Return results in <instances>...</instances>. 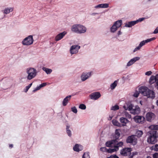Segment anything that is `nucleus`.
Returning a JSON list of instances; mask_svg holds the SVG:
<instances>
[{
  "label": "nucleus",
  "mask_w": 158,
  "mask_h": 158,
  "mask_svg": "<svg viewBox=\"0 0 158 158\" xmlns=\"http://www.w3.org/2000/svg\"><path fill=\"white\" fill-rule=\"evenodd\" d=\"M140 108L139 106H134L132 110L131 113L134 114H139L140 113Z\"/></svg>",
  "instance_id": "obj_18"
},
{
  "label": "nucleus",
  "mask_w": 158,
  "mask_h": 158,
  "mask_svg": "<svg viewBox=\"0 0 158 158\" xmlns=\"http://www.w3.org/2000/svg\"><path fill=\"white\" fill-rule=\"evenodd\" d=\"M155 116V115L154 114L150 112H148L146 114V118L147 121H151L152 119L154 118Z\"/></svg>",
  "instance_id": "obj_13"
},
{
  "label": "nucleus",
  "mask_w": 158,
  "mask_h": 158,
  "mask_svg": "<svg viewBox=\"0 0 158 158\" xmlns=\"http://www.w3.org/2000/svg\"><path fill=\"white\" fill-rule=\"evenodd\" d=\"M147 40H143V41H141L140 43V44H139V45L138 47H136L134 49V50L133 51V52H136L137 50L140 49V48H141L142 46H143L146 43H148V42H147Z\"/></svg>",
  "instance_id": "obj_15"
},
{
  "label": "nucleus",
  "mask_w": 158,
  "mask_h": 158,
  "mask_svg": "<svg viewBox=\"0 0 158 158\" xmlns=\"http://www.w3.org/2000/svg\"><path fill=\"white\" fill-rule=\"evenodd\" d=\"M66 32L65 31H64L58 34L55 38V40L56 41H58L61 40L66 35Z\"/></svg>",
  "instance_id": "obj_14"
},
{
  "label": "nucleus",
  "mask_w": 158,
  "mask_h": 158,
  "mask_svg": "<svg viewBox=\"0 0 158 158\" xmlns=\"http://www.w3.org/2000/svg\"><path fill=\"white\" fill-rule=\"evenodd\" d=\"M140 59V58L138 57H135L131 59L127 63V66H128L132 65L133 63L136 61Z\"/></svg>",
  "instance_id": "obj_17"
},
{
  "label": "nucleus",
  "mask_w": 158,
  "mask_h": 158,
  "mask_svg": "<svg viewBox=\"0 0 158 158\" xmlns=\"http://www.w3.org/2000/svg\"><path fill=\"white\" fill-rule=\"evenodd\" d=\"M126 142L127 143H131L133 145H135L137 144V139L135 135H132L127 137Z\"/></svg>",
  "instance_id": "obj_6"
},
{
  "label": "nucleus",
  "mask_w": 158,
  "mask_h": 158,
  "mask_svg": "<svg viewBox=\"0 0 158 158\" xmlns=\"http://www.w3.org/2000/svg\"><path fill=\"white\" fill-rule=\"evenodd\" d=\"M156 39V38L155 37H153L152 38H151L150 39H147V42H148L151 41L152 40H154Z\"/></svg>",
  "instance_id": "obj_44"
},
{
  "label": "nucleus",
  "mask_w": 158,
  "mask_h": 158,
  "mask_svg": "<svg viewBox=\"0 0 158 158\" xmlns=\"http://www.w3.org/2000/svg\"><path fill=\"white\" fill-rule=\"evenodd\" d=\"M138 154V152H133L132 153V154H131V155H130V156L133 158V157L135 155H137Z\"/></svg>",
  "instance_id": "obj_42"
},
{
  "label": "nucleus",
  "mask_w": 158,
  "mask_h": 158,
  "mask_svg": "<svg viewBox=\"0 0 158 158\" xmlns=\"http://www.w3.org/2000/svg\"><path fill=\"white\" fill-rule=\"evenodd\" d=\"M79 108L82 110H85L86 108V106L83 104H80L79 107Z\"/></svg>",
  "instance_id": "obj_36"
},
{
  "label": "nucleus",
  "mask_w": 158,
  "mask_h": 158,
  "mask_svg": "<svg viewBox=\"0 0 158 158\" xmlns=\"http://www.w3.org/2000/svg\"><path fill=\"white\" fill-rule=\"evenodd\" d=\"M82 158H90L89 152H85L84 153Z\"/></svg>",
  "instance_id": "obj_35"
},
{
  "label": "nucleus",
  "mask_w": 158,
  "mask_h": 158,
  "mask_svg": "<svg viewBox=\"0 0 158 158\" xmlns=\"http://www.w3.org/2000/svg\"><path fill=\"white\" fill-rule=\"evenodd\" d=\"M91 75V72L87 73H83L81 76V80L82 81H84L89 77Z\"/></svg>",
  "instance_id": "obj_12"
},
{
  "label": "nucleus",
  "mask_w": 158,
  "mask_h": 158,
  "mask_svg": "<svg viewBox=\"0 0 158 158\" xmlns=\"http://www.w3.org/2000/svg\"><path fill=\"white\" fill-rule=\"evenodd\" d=\"M118 28L114 24L110 28L111 31L112 32H114Z\"/></svg>",
  "instance_id": "obj_34"
},
{
  "label": "nucleus",
  "mask_w": 158,
  "mask_h": 158,
  "mask_svg": "<svg viewBox=\"0 0 158 158\" xmlns=\"http://www.w3.org/2000/svg\"><path fill=\"white\" fill-rule=\"evenodd\" d=\"M137 23V21H132L128 22L125 24V26L127 27H131Z\"/></svg>",
  "instance_id": "obj_21"
},
{
  "label": "nucleus",
  "mask_w": 158,
  "mask_h": 158,
  "mask_svg": "<svg viewBox=\"0 0 158 158\" xmlns=\"http://www.w3.org/2000/svg\"><path fill=\"white\" fill-rule=\"evenodd\" d=\"M127 117L128 118H130L131 117V116L130 114H128L127 115Z\"/></svg>",
  "instance_id": "obj_59"
},
{
  "label": "nucleus",
  "mask_w": 158,
  "mask_h": 158,
  "mask_svg": "<svg viewBox=\"0 0 158 158\" xmlns=\"http://www.w3.org/2000/svg\"><path fill=\"white\" fill-rule=\"evenodd\" d=\"M46 85V83H44L41 84L40 85V87L41 88L44 86H45Z\"/></svg>",
  "instance_id": "obj_48"
},
{
  "label": "nucleus",
  "mask_w": 158,
  "mask_h": 158,
  "mask_svg": "<svg viewBox=\"0 0 158 158\" xmlns=\"http://www.w3.org/2000/svg\"><path fill=\"white\" fill-rule=\"evenodd\" d=\"M107 158H114V156L111 155L110 157H107Z\"/></svg>",
  "instance_id": "obj_56"
},
{
  "label": "nucleus",
  "mask_w": 158,
  "mask_h": 158,
  "mask_svg": "<svg viewBox=\"0 0 158 158\" xmlns=\"http://www.w3.org/2000/svg\"><path fill=\"white\" fill-rule=\"evenodd\" d=\"M32 83H31L30 84L28 85L27 86L29 88H30V87L32 85Z\"/></svg>",
  "instance_id": "obj_53"
},
{
  "label": "nucleus",
  "mask_w": 158,
  "mask_h": 158,
  "mask_svg": "<svg viewBox=\"0 0 158 158\" xmlns=\"http://www.w3.org/2000/svg\"><path fill=\"white\" fill-rule=\"evenodd\" d=\"M107 149L106 147H102L100 148V150L103 152H107Z\"/></svg>",
  "instance_id": "obj_41"
},
{
  "label": "nucleus",
  "mask_w": 158,
  "mask_h": 158,
  "mask_svg": "<svg viewBox=\"0 0 158 158\" xmlns=\"http://www.w3.org/2000/svg\"><path fill=\"white\" fill-rule=\"evenodd\" d=\"M156 84L157 85V88L158 89V74H157V80L156 81Z\"/></svg>",
  "instance_id": "obj_46"
},
{
  "label": "nucleus",
  "mask_w": 158,
  "mask_h": 158,
  "mask_svg": "<svg viewBox=\"0 0 158 158\" xmlns=\"http://www.w3.org/2000/svg\"><path fill=\"white\" fill-rule=\"evenodd\" d=\"M32 83H31L30 84L28 85L27 86L29 88H30V87L32 85Z\"/></svg>",
  "instance_id": "obj_54"
},
{
  "label": "nucleus",
  "mask_w": 158,
  "mask_h": 158,
  "mask_svg": "<svg viewBox=\"0 0 158 158\" xmlns=\"http://www.w3.org/2000/svg\"><path fill=\"white\" fill-rule=\"evenodd\" d=\"M27 77L28 80H31L34 78L36 75V70L34 68H27Z\"/></svg>",
  "instance_id": "obj_4"
},
{
  "label": "nucleus",
  "mask_w": 158,
  "mask_h": 158,
  "mask_svg": "<svg viewBox=\"0 0 158 158\" xmlns=\"http://www.w3.org/2000/svg\"><path fill=\"white\" fill-rule=\"evenodd\" d=\"M109 6V4L107 3H103L99 4L95 6L96 8H106Z\"/></svg>",
  "instance_id": "obj_24"
},
{
  "label": "nucleus",
  "mask_w": 158,
  "mask_h": 158,
  "mask_svg": "<svg viewBox=\"0 0 158 158\" xmlns=\"http://www.w3.org/2000/svg\"><path fill=\"white\" fill-rule=\"evenodd\" d=\"M40 88H41V87H40V86L39 87H37L35 89H34L33 90V91L34 92L35 91H36L39 89Z\"/></svg>",
  "instance_id": "obj_51"
},
{
  "label": "nucleus",
  "mask_w": 158,
  "mask_h": 158,
  "mask_svg": "<svg viewBox=\"0 0 158 158\" xmlns=\"http://www.w3.org/2000/svg\"><path fill=\"white\" fill-rule=\"evenodd\" d=\"M157 80V75L156 76H152L149 79V83L150 84H152L155 82H156Z\"/></svg>",
  "instance_id": "obj_22"
},
{
  "label": "nucleus",
  "mask_w": 158,
  "mask_h": 158,
  "mask_svg": "<svg viewBox=\"0 0 158 158\" xmlns=\"http://www.w3.org/2000/svg\"><path fill=\"white\" fill-rule=\"evenodd\" d=\"M72 31L77 33H83L86 32V28L81 24H75L72 26L71 28Z\"/></svg>",
  "instance_id": "obj_3"
},
{
  "label": "nucleus",
  "mask_w": 158,
  "mask_h": 158,
  "mask_svg": "<svg viewBox=\"0 0 158 158\" xmlns=\"http://www.w3.org/2000/svg\"><path fill=\"white\" fill-rule=\"evenodd\" d=\"M118 82L117 81H115L113 83L111 84L110 85V88L111 89H114L117 85Z\"/></svg>",
  "instance_id": "obj_29"
},
{
  "label": "nucleus",
  "mask_w": 158,
  "mask_h": 158,
  "mask_svg": "<svg viewBox=\"0 0 158 158\" xmlns=\"http://www.w3.org/2000/svg\"><path fill=\"white\" fill-rule=\"evenodd\" d=\"M153 158H158V153H155L153 155Z\"/></svg>",
  "instance_id": "obj_43"
},
{
  "label": "nucleus",
  "mask_w": 158,
  "mask_h": 158,
  "mask_svg": "<svg viewBox=\"0 0 158 158\" xmlns=\"http://www.w3.org/2000/svg\"><path fill=\"white\" fill-rule=\"evenodd\" d=\"M121 32L120 31H118V35H120V34H121Z\"/></svg>",
  "instance_id": "obj_60"
},
{
  "label": "nucleus",
  "mask_w": 158,
  "mask_h": 158,
  "mask_svg": "<svg viewBox=\"0 0 158 158\" xmlns=\"http://www.w3.org/2000/svg\"><path fill=\"white\" fill-rule=\"evenodd\" d=\"M112 123L115 126L118 127L121 126L120 123L116 120H113L112 121Z\"/></svg>",
  "instance_id": "obj_32"
},
{
  "label": "nucleus",
  "mask_w": 158,
  "mask_h": 158,
  "mask_svg": "<svg viewBox=\"0 0 158 158\" xmlns=\"http://www.w3.org/2000/svg\"><path fill=\"white\" fill-rule=\"evenodd\" d=\"M132 150L130 148H125L122 149L120 152L121 155L123 156H130Z\"/></svg>",
  "instance_id": "obj_7"
},
{
  "label": "nucleus",
  "mask_w": 158,
  "mask_h": 158,
  "mask_svg": "<svg viewBox=\"0 0 158 158\" xmlns=\"http://www.w3.org/2000/svg\"><path fill=\"white\" fill-rule=\"evenodd\" d=\"M33 41V36L32 35H30L23 40L22 44L23 45L29 46L32 44Z\"/></svg>",
  "instance_id": "obj_5"
},
{
  "label": "nucleus",
  "mask_w": 158,
  "mask_h": 158,
  "mask_svg": "<svg viewBox=\"0 0 158 158\" xmlns=\"http://www.w3.org/2000/svg\"><path fill=\"white\" fill-rule=\"evenodd\" d=\"M119 120L120 122L123 123V124H122L123 126H126V124L129 122V120L127 118L123 117L120 118Z\"/></svg>",
  "instance_id": "obj_20"
},
{
  "label": "nucleus",
  "mask_w": 158,
  "mask_h": 158,
  "mask_svg": "<svg viewBox=\"0 0 158 158\" xmlns=\"http://www.w3.org/2000/svg\"><path fill=\"white\" fill-rule=\"evenodd\" d=\"M32 83H31L30 84L28 85L27 86L29 88H30V87L32 85Z\"/></svg>",
  "instance_id": "obj_55"
},
{
  "label": "nucleus",
  "mask_w": 158,
  "mask_h": 158,
  "mask_svg": "<svg viewBox=\"0 0 158 158\" xmlns=\"http://www.w3.org/2000/svg\"><path fill=\"white\" fill-rule=\"evenodd\" d=\"M13 147V145L12 144H10L9 145V147L12 148Z\"/></svg>",
  "instance_id": "obj_58"
},
{
  "label": "nucleus",
  "mask_w": 158,
  "mask_h": 158,
  "mask_svg": "<svg viewBox=\"0 0 158 158\" xmlns=\"http://www.w3.org/2000/svg\"><path fill=\"white\" fill-rule=\"evenodd\" d=\"M149 136L147 138V142L149 143L155 144L157 141L158 134L156 131L152 130L148 133Z\"/></svg>",
  "instance_id": "obj_2"
},
{
  "label": "nucleus",
  "mask_w": 158,
  "mask_h": 158,
  "mask_svg": "<svg viewBox=\"0 0 158 158\" xmlns=\"http://www.w3.org/2000/svg\"><path fill=\"white\" fill-rule=\"evenodd\" d=\"M158 33V27H157L156 29L154 30V31L153 32L154 34H156Z\"/></svg>",
  "instance_id": "obj_47"
},
{
  "label": "nucleus",
  "mask_w": 158,
  "mask_h": 158,
  "mask_svg": "<svg viewBox=\"0 0 158 158\" xmlns=\"http://www.w3.org/2000/svg\"><path fill=\"white\" fill-rule=\"evenodd\" d=\"M83 149V146L78 144H76L73 147L74 151L77 152H79L80 151H81Z\"/></svg>",
  "instance_id": "obj_16"
},
{
  "label": "nucleus",
  "mask_w": 158,
  "mask_h": 158,
  "mask_svg": "<svg viewBox=\"0 0 158 158\" xmlns=\"http://www.w3.org/2000/svg\"><path fill=\"white\" fill-rule=\"evenodd\" d=\"M72 111L75 113H77V110L75 106H74L71 108Z\"/></svg>",
  "instance_id": "obj_39"
},
{
  "label": "nucleus",
  "mask_w": 158,
  "mask_h": 158,
  "mask_svg": "<svg viewBox=\"0 0 158 158\" xmlns=\"http://www.w3.org/2000/svg\"><path fill=\"white\" fill-rule=\"evenodd\" d=\"M114 148L111 149L109 148V149H107V152L108 153H112L115 151H118V148L116 149V148L114 147Z\"/></svg>",
  "instance_id": "obj_33"
},
{
  "label": "nucleus",
  "mask_w": 158,
  "mask_h": 158,
  "mask_svg": "<svg viewBox=\"0 0 158 158\" xmlns=\"http://www.w3.org/2000/svg\"><path fill=\"white\" fill-rule=\"evenodd\" d=\"M71 98V95H69L66 97L63 100L62 104L64 106H65L67 104L68 102L70 100Z\"/></svg>",
  "instance_id": "obj_19"
},
{
  "label": "nucleus",
  "mask_w": 158,
  "mask_h": 158,
  "mask_svg": "<svg viewBox=\"0 0 158 158\" xmlns=\"http://www.w3.org/2000/svg\"><path fill=\"white\" fill-rule=\"evenodd\" d=\"M129 158H132L130 156V157H129Z\"/></svg>",
  "instance_id": "obj_63"
},
{
  "label": "nucleus",
  "mask_w": 158,
  "mask_h": 158,
  "mask_svg": "<svg viewBox=\"0 0 158 158\" xmlns=\"http://www.w3.org/2000/svg\"><path fill=\"white\" fill-rule=\"evenodd\" d=\"M153 149L156 151H158V144H156L152 147Z\"/></svg>",
  "instance_id": "obj_38"
},
{
  "label": "nucleus",
  "mask_w": 158,
  "mask_h": 158,
  "mask_svg": "<svg viewBox=\"0 0 158 158\" xmlns=\"http://www.w3.org/2000/svg\"><path fill=\"white\" fill-rule=\"evenodd\" d=\"M122 24V20H119L116 21L114 24L118 28L120 27Z\"/></svg>",
  "instance_id": "obj_26"
},
{
  "label": "nucleus",
  "mask_w": 158,
  "mask_h": 158,
  "mask_svg": "<svg viewBox=\"0 0 158 158\" xmlns=\"http://www.w3.org/2000/svg\"><path fill=\"white\" fill-rule=\"evenodd\" d=\"M139 92H135L134 94V96L137 98L138 97L139 94L141 93L144 96H146L148 98H153L155 97L154 92L150 90L146 87L142 86L139 88Z\"/></svg>",
  "instance_id": "obj_1"
},
{
  "label": "nucleus",
  "mask_w": 158,
  "mask_h": 158,
  "mask_svg": "<svg viewBox=\"0 0 158 158\" xmlns=\"http://www.w3.org/2000/svg\"><path fill=\"white\" fill-rule=\"evenodd\" d=\"M143 134V131L140 130H138L137 131L136 133H135V136H137V137L139 138L141 137Z\"/></svg>",
  "instance_id": "obj_28"
},
{
  "label": "nucleus",
  "mask_w": 158,
  "mask_h": 158,
  "mask_svg": "<svg viewBox=\"0 0 158 158\" xmlns=\"http://www.w3.org/2000/svg\"><path fill=\"white\" fill-rule=\"evenodd\" d=\"M119 109V106L118 105H115L111 107V110H116Z\"/></svg>",
  "instance_id": "obj_37"
},
{
  "label": "nucleus",
  "mask_w": 158,
  "mask_h": 158,
  "mask_svg": "<svg viewBox=\"0 0 158 158\" xmlns=\"http://www.w3.org/2000/svg\"><path fill=\"white\" fill-rule=\"evenodd\" d=\"M70 128V126H66V132L68 135L70 137L72 135L71 131L69 129V128Z\"/></svg>",
  "instance_id": "obj_31"
},
{
  "label": "nucleus",
  "mask_w": 158,
  "mask_h": 158,
  "mask_svg": "<svg viewBox=\"0 0 158 158\" xmlns=\"http://www.w3.org/2000/svg\"><path fill=\"white\" fill-rule=\"evenodd\" d=\"M156 105L158 106V100L156 101Z\"/></svg>",
  "instance_id": "obj_61"
},
{
  "label": "nucleus",
  "mask_w": 158,
  "mask_h": 158,
  "mask_svg": "<svg viewBox=\"0 0 158 158\" xmlns=\"http://www.w3.org/2000/svg\"><path fill=\"white\" fill-rule=\"evenodd\" d=\"M120 130L118 129H116L115 131V134L114 136V138H115V139H116L117 140V139H118L120 136Z\"/></svg>",
  "instance_id": "obj_23"
},
{
  "label": "nucleus",
  "mask_w": 158,
  "mask_h": 158,
  "mask_svg": "<svg viewBox=\"0 0 158 158\" xmlns=\"http://www.w3.org/2000/svg\"><path fill=\"white\" fill-rule=\"evenodd\" d=\"M13 10V8H6L4 10V13L6 14H7L10 13V12H12Z\"/></svg>",
  "instance_id": "obj_25"
},
{
  "label": "nucleus",
  "mask_w": 158,
  "mask_h": 158,
  "mask_svg": "<svg viewBox=\"0 0 158 158\" xmlns=\"http://www.w3.org/2000/svg\"><path fill=\"white\" fill-rule=\"evenodd\" d=\"M152 74V72L151 71H149L145 73V75L148 76H150Z\"/></svg>",
  "instance_id": "obj_45"
},
{
  "label": "nucleus",
  "mask_w": 158,
  "mask_h": 158,
  "mask_svg": "<svg viewBox=\"0 0 158 158\" xmlns=\"http://www.w3.org/2000/svg\"><path fill=\"white\" fill-rule=\"evenodd\" d=\"M154 128L156 130H158V125L155 126Z\"/></svg>",
  "instance_id": "obj_52"
},
{
  "label": "nucleus",
  "mask_w": 158,
  "mask_h": 158,
  "mask_svg": "<svg viewBox=\"0 0 158 158\" xmlns=\"http://www.w3.org/2000/svg\"><path fill=\"white\" fill-rule=\"evenodd\" d=\"M133 119L136 123H143L145 118L143 116L137 115L134 117Z\"/></svg>",
  "instance_id": "obj_10"
},
{
  "label": "nucleus",
  "mask_w": 158,
  "mask_h": 158,
  "mask_svg": "<svg viewBox=\"0 0 158 158\" xmlns=\"http://www.w3.org/2000/svg\"><path fill=\"white\" fill-rule=\"evenodd\" d=\"M114 158H119V157L116 155H114Z\"/></svg>",
  "instance_id": "obj_57"
},
{
  "label": "nucleus",
  "mask_w": 158,
  "mask_h": 158,
  "mask_svg": "<svg viewBox=\"0 0 158 158\" xmlns=\"http://www.w3.org/2000/svg\"><path fill=\"white\" fill-rule=\"evenodd\" d=\"M134 106H133L132 104H131L130 105H129V106H128L129 110L131 111V112L132 110L134 108Z\"/></svg>",
  "instance_id": "obj_40"
},
{
  "label": "nucleus",
  "mask_w": 158,
  "mask_h": 158,
  "mask_svg": "<svg viewBox=\"0 0 158 158\" xmlns=\"http://www.w3.org/2000/svg\"><path fill=\"white\" fill-rule=\"evenodd\" d=\"M147 158H152L151 157H150V156H148Z\"/></svg>",
  "instance_id": "obj_62"
},
{
  "label": "nucleus",
  "mask_w": 158,
  "mask_h": 158,
  "mask_svg": "<svg viewBox=\"0 0 158 158\" xmlns=\"http://www.w3.org/2000/svg\"><path fill=\"white\" fill-rule=\"evenodd\" d=\"M42 69L45 71L47 74H50L52 72V70L51 69L47 68L45 67H43Z\"/></svg>",
  "instance_id": "obj_30"
},
{
  "label": "nucleus",
  "mask_w": 158,
  "mask_h": 158,
  "mask_svg": "<svg viewBox=\"0 0 158 158\" xmlns=\"http://www.w3.org/2000/svg\"><path fill=\"white\" fill-rule=\"evenodd\" d=\"M80 46L78 45H74L72 46L70 49V52L72 54H76L80 48Z\"/></svg>",
  "instance_id": "obj_8"
},
{
  "label": "nucleus",
  "mask_w": 158,
  "mask_h": 158,
  "mask_svg": "<svg viewBox=\"0 0 158 158\" xmlns=\"http://www.w3.org/2000/svg\"><path fill=\"white\" fill-rule=\"evenodd\" d=\"M101 94L99 92H95L89 95L90 98L93 100H96L98 99L101 96Z\"/></svg>",
  "instance_id": "obj_9"
},
{
  "label": "nucleus",
  "mask_w": 158,
  "mask_h": 158,
  "mask_svg": "<svg viewBox=\"0 0 158 158\" xmlns=\"http://www.w3.org/2000/svg\"><path fill=\"white\" fill-rule=\"evenodd\" d=\"M144 19L143 18H139L138 20H136V21H137V23L139 22H141Z\"/></svg>",
  "instance_id": "obj_50"
},
{
  "label": "nucleus",
  "mask_w": 158,
  "mask_h": 158,
  "mask_svg": "<svg viewBox=\"0 0 158 158\" xmlns=\"http://www.w3.org/2000/svg\"><path fill=\"white\" fill-rule=\"evenodd\" d=\"M29 89V88L27 86H26L25 89H24V91L25 92H27L28 91Z\"/></svg>",
  "instance_id": "obj_49"
},
{
  "label": "nucleus",
  "mask_w": 158,
  "mask_h": 158,
  "mask_svg": "<svg viewBox=\"0 0 158 158\" xmlns=\"http://www.w3.org/2000/svg\"><path fill=\"white\" fill-rule=\"evenodd\" d=\"M116 143V144H115L114 147L118 148V150L119 149V147H122L123 145V143L122 142H120L118 143Z\"/></svg>",
  "instance_id": "obj_27"
},
{
  "label": "nucleus",
  "mask_w": 158,
  "mask_h": 158,
  "mask_svg": "<svg viewBox=\"0 0 158 158\" xmlns=\"http://www.w3.org/2000/svg\"><path fill=\"white\" fill-rule=\"evenodd\" d=\"M116 142H117V141L116 140V139H113L106 142L105 145L108 147H111L113 146L114 147Z\"/></svg>",
  "instance_id": "obj_11"
}]
</instances>
